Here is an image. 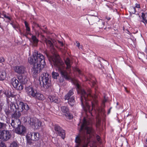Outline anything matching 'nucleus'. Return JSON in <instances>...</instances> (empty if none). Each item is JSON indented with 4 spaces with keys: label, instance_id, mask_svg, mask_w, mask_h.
Instances as JSON below:
<instances>
[{
    "label": "nucleus",
    "instance_id": "obj_1",
    "mask_svg": "<svg viewBox=\"0 0 147 147\" xmlns=\"http://www.w3.org/2000/svg\"><path fill=\"white\" fill-rule=\"evenodd\" d=\"M47 47L50 49L52 53L54 54L53 57H51L49 60L52 61L54 65L56 67L60 73L61 76L67 80L71 79L69 73L71 71V66L72 64L71 61L69 58H67L65 61L67 65L66 68H65V65L63 61L60 59L59 56L56 54H55L56 50L55 49L53 43L55 44V40L51 39H49L45 38L44 40Z\"/></svg>",
    "mask_w": 147,
    "mask_h": 147
},
{
    "label": "nucleus",
    "instance_id": "obj_2",
    "mask_svg": "<svg viewBox=\"0 0 147 147\" xmlns=\"http://www.w3.org/2000/svg\"><path fill=\"white\" fill-rule=\"evenodd\" d=\"M77 89L78 92H80L81 94L80 100L81 105L84 110L86 112L88 111L90 114L92 115V110L94 109H95L97 106L98 102L97 100V90L95 88V94L93 95L91 94V90L88 89L87 92L83 89H81L79 84L78 83H76Z\"/></svg>",
    "mask_w": 147,
    "mask_h": 147
},
{
    "label": "nucleus",
    "instance_id": "obj_3",
    "mask_svg": "<svg viewBox=\"0 0 147 147\" xmlns=\"http://www.w3.org/2000/svg\"><path fill=\"white\" fill-rule=\"evenodd\" d=\"M91 122L87 121L84 117L83 123L80 126V134L76 138V147H87L89 138L92 136L94 130L90 126Z\"/></svg>",
    "mask_w": 147,
    "mask_h": 147
},
{
    "label": "nucleus",
    "instance_id": "obj_4",
    "mask_svg": "<svg viewBox=\"0 0 147 147\" xmlns=\"http://www.w3.org/2000/svg\"><path fill=\"white\" fill-rule=\"evenodd\" d=\"M28 61L30 64L36 63L38 65H41L42 67H44L45 64L44 56L37 51H35L34 53L33 57L28 58Z\"/></svg>",
    "mask_w": 147,
    "mask_h": 147
},
{
    "label": "nucleus",
    "instance_id": "obj_5",
    "mask_svg": "<svg viewBox=\"0 0 147 147\" xmlns=\"http://www.w3.org/2000/svg\"><path fill=\"white\" fill-rule=\"evenodd\" d=\"M51 76L47 73H44L42 74L39 78L41 86L45 89L48 88L51 85Z\"/></svg>",
    "mask_w": 147,
    "mask_h": 147
},
{
    "label": "nucleus",
    "instance_id": "obj_6",
    "mask_svg": "<svg viewBox=\"0 0 147 147\" xmlns=\"http://www.w3.org/2000/svg\"><path fill=\"white\" fill-rule=\"evenodd\" d=\"M29 122L30 125H32L33 127L35 129H38L40 127L42 126V123L36 118H30Z\"/></svg>",
    "mask_w": 147,
    "mask_h": 147
},
{
    "label": "nucleus",
    "instance_id": "obj_7",
    "mask_svg": "<svg viewBox=\"0 0 147 147\" xmlns=\"http://www.w3.org/2000/svg\"><path fill=\"white\" fill-rule=\"evenodd\" d=\"M11 137L10 132L8 130H0V139L6 141L10 139Z\"/></svg>",
    "mask_w": 147,
    "mask_h": 147
},
{
    "label": "nucleus",
    "instance_id": "obj_8",
    "mask_svg": "<svg viewBox=\"0 0 147 147\" xmlns=\"http://www.w3.org/2000/svg\"><path fill=\"white\" fill-rule=\"evenodd\" d=\"M11 81V83L15 88L19 90H21L23 89V85L19 83L18 80L16 78H12Z\"/></svg>",
    "mask_w": 147,
    "mask_h": 147
},
{
    "label": "nucleus",
    "instance_id": "obj_9",
    "mask_svg": "<svg viewBox=\"0 0 147 147\" xmlns=\"http://www.w3.org/2000/svg\"><path fill=\"white\" fill-rule=\"evenodd\" d=\"M31 64L34 65L32 69V73L33 75H36L39 73L41 69L43 67H41V65L38 64L37 63H33Z\"/></svg>",
    "mask_w": 147,
    "mask_h": 147
},
{
    "label": "nucleus",
    "instance_id": "obj_10",
    "mask_svg": "<svg viewBox=\"0 0 147 147\" xmlns=\"http://www.w3.org/2000/svg\"><path fill=\"white\" fill-rule=\"evenodd\" d=\"M54 129L56 133L64 139L65 136V131L62 129L60 126L57 125H55Z\"/></svg>",
    "mask_w": 147,
    "mask_h": 147
},
{
    "label": "nucleus",
    "instance_id": "obj_11",
    "mask_svg": "<svg viewBox=\"0 0 147 147\" xmlns=\"http://www.w3.org/2000/svg\"><path fill=\"white\" fill-rule=\"evenodd\" d=\"M26 91L30 97H34L36 93V90L31 86H29L26 88Z\"/></svg>",
    "mask_w": 147,
    "mask_h": 147
},
{
    "label": "nucleus",
    "instance_id": "obj_12",
    "mask_svg": "<svg viewBox=\"0 0 147 147\" xmlns=\"http://www.w3.org/2000/svg\"><path fill=\"white\" fill-rule=\"evenodd\" d=\"M61 111L63 113L64 115L66 117L71 119L72 117L70 113L68 108L65 106H63L61 107Z\"/></svg>",
    "mask_w": 147,
    "mask_h": 147
},
{
    "label": "nucleus",
    "instance_id": "obj_13",
    "mask_svg": "<svg viewBox=\"0 0 147 147\" xmlns=\"http://www.w3.org/2000/svg\"><path fill=\"white\" fill-rule=\"evenodd\" d=\"M15 71L18 74H23L26 72L25 68L23 66H16L14 67Z\"/></svg>",
    "mask_w": 147,
    "mask_h": 147
},
{
    "label": "nucleus",
    "instance_id": "obj_14",
    "mask_svg": "<svg viewBox=\"0 0 147 147\" xmlns=\"http://www.w3.org/2000/svg\"><path fill=\"white\" fill-rule=\"evenodd\" d=\"M26 129V128L24 126L20 125L16 128L15 131L18 134H24L25 133Z\"/></svg>",
    "mask_w": 147,
    "mask_h": 147
},
{
    "label": "nucleus",
    "instance_id": "obj_15",
    "mask_svg": "<svg viewBox=\"0 0 147 147\" xmlns=\"http://www.w3.org/2000/svg\"><path fill=\"white\" fill-rule=\"evenodd\" d=\"M21 122L20 119H14L12 120L11 125L14 128H16L19 126Z\"/></svg>",
    "mask_w": 147,
    "mask_h": 147
},
{
    "label": "nucleus",
    "instance_id": "obj_16",
    "mask_svg": "<svg viewBox=\"0 0 147 147\" xmlns=\"http://www.w3.org/2000/svg\"><path fill=\"white\" fill-rule=\"evenodd\" d=\"M18 79L20 81V84H22L26 83L28 81V80L25 76H20L18 77Z\"/></svg>",
    "mask_w": 147,
    "mask_h": 147
},
{
    "label": "nucleus",
    "instance_id": "obj_17",
    "mask_svg": "<svg viewBox=\"0 0 147 147\" xmlns=\"http://www.w3.org/2000/svg\"><path fill=\"white\" fill-rule=\"evenodd\" d=\"M32 42L34 47H37L39 40L35 36L32 35L31 37Z\"/></svg>",
    "mask_w": 147,
    "mask_h": 147
},
{
    "label": "nucleus",
    "instance_id": "obj_18",
    "mask_svg": "<svg viewBox=\"0 0 147 147\" xmlns=\"http://www.w3.org/2000/svg\"><path fill=\"white\" fill-rule=\"evenodd\" d=\"M20 112V111H18V112L16 111L12 115V118L14 119H20L19 118L21 115V114Z\"/></svg>",
    "mask_w": 147,
    "mask_h": 147
},
{
    "label": "nucleus",
    "instance_id": "obj_19",
    "mask_svg": "<svg viewBox=\"0 0 147 147\" xmlns=\"http://www.w3.org/2000/svg\"><path fill=\"white\" fill-rule=\"evenodd\" d=\"M35 95V96H34V97L36 98L39 100H42L45 98V97L42 94L37 92H36V93Z\"/></svg>",
    "mask_w": 147,
    "mask_h": 147
},
{
    "label": "nucleus",
    "instance_id": "obj_20",
    "mask_svg": "<svg viewBox=\"0 0 147 147\" xmlns=\"http://www.w3.org/2000/svg\"><path fill=\"white\" fill-rule=\"evenodd\" d=\"M49 98L50 101L51 102L58 103L59 102L58 98L57 97L54 96H49Z\"/></svg>",
    "mask_w": 147,
    "mask_h": 147
},
{
    "label": "nucleus",
    "instance_id": "obj_21",
    "mask_svg": "<svg viewBox=\"0 0 147 147\" xmlns=\"http://www.w3.org/2000/svg\"><path fill=\"white\" fill-rule=\"evenodd\" d=\"M74 94V92L72 90L69 91V92L65 96V99L66 100L69 99L71 97V96Z\"/></svg>",
    "mask_w": 147,
    "mask_h": 147
},
{
    "label": "nucleus",
    "instance_id": "obj_22",
    "mask_svg": "<svg viewBox=\"0 0 147 147\" xmlns=\"http://www.w3.org/2000/svg\"><path fill=\"white\" fill-rule=\"evenodd\" d=\"M39 134L38 133H33L32 140L36 141L39 139Z\"/></svg>",
    "mask_w": 147,
    "mask_h": 147
},
{
    "label": "nucleus",
    "instance_id": "obj_23",
    "mask_svg": "<svg viewBox=\"0 0 147 147\" xmlns=\"http://www.w3.org/2000/svg\"><path fill=\"white\" fill-rule=\"evenodd\" d=\"M67 100H68V103L71 106H73L74 105L75 102L74 97L73 96H71L70 98Z\"/></svg>",
    "mask_w": 147,
    "mask_h": 147
},
{
    "label": "nucleus",
    "instance_id": "obj_24",
    "mask_svg": "<svg viewBox=\"0 0 147 147\" xmlns=\"http://www.w3.org/2000/svg\"><path fill=\"white\" fill-rule=\"evenodd\" d=\"M6 76V73L4 71L0 72V80H3Z\"/></svg>",
    "mask_w": 147,
    "mask_h": 147
},
{
    "label": "nucleus",
    "instance_id": "obj_25",
    "mask_svg": "<svg viewBox=\"0 0 147 147\" xmlns=\"http://www.w3.org/2000/svg\"><path fill=\"white\" fill-rule=\"evenodd\" d=\"M17 107V110L18 111H23V102H20L19 104L18 105L16 104Z\"/></svg>",
    "mask_w": 147,
    "mask_h": 147
},
{
    "label": "nucleus",
    "instance_id": "obj_26",
    "mask_svg": "<svg viewBox=\"0 0 147 147\" xmlns=\"http://www.w3.org/2000/svg\"><path fill=\"white\" fill-rule=\"evenodd\" d=\"M10 108L12 111H16L17 110L16 105L13 103H11L10 105Z\"/></svg>",
    "mask_w": 147,
    "mask_h": 147
},
{
    "label": "nucleus",
    "instance_id": "obj_27",
    "mask_svg": "<svg viewBox=\"0 0 147 147\" xmlns=\"http://www.w3.org/2000/svg\"><path fill=\"white\" fill-rule=\"evenodd\" d=\"M33 133L28 132L26 136L27 141H28L30 140H32Z\"/></svg>",
    "mask_w": 147,
    "mask_h": 147
},
{
    "label": "nucleus",
    "instance_id": "obj_28",
    "mask_svg": "<svg viewBox=\"0 0 147 147\" xmlns=\"http://www.w3.org/2000/svg\"><path fill=\"white\" fill-rule=\"evenodd\" d=\"M9 147H18V144L16 142L13 141L10 144Z\"/></svg>",
    "mask_w": 147,
    "mask_h": 147
},
{
    "label": "nucleus",
    "instance_id": "obj_29",
    "mask_svg": "<svg viewBox=\"0 0 147 147\" xmlns=\"http://www.w3.org/2000/svg\"><path fill=\"white\" fill-rule=\"evenodd\" d=\"M95 79L94 78H92V79L90 78V79H87V80H89L92 84V85L94 86L96 84V82L95 81Z\"/></svg>",
    "mask_w": 147,
    "mask_h": 147
},
{
    "label": "nucleus",
    "instance_id": "obj_30",
    "mask_svg": "<svg viewBox=\"0 0 147 147\" xmlns=\"http://www.w3.org/2000/svg\"><path fill=\"white\" fill-rule=\"evenodd\" d=\"M29 109V107L28 105L26 103H23V110H25L26 111L28 110Z\"/></svg>",
    "mask_w": 147,
    "mask_h": 147
},
{
    "label": "nucleus",
    "instance_id": "obj_31",
    "mask_svg": "<svg viewBox=\"0 0 147 147\" xmlns=\"http://www.w3.org/2000/svg\"><path fill=\"white\" fill-rule=\"evenodd\" d=\"M142 17L143 20V21H144L147 20V14L142 13Z\"/></svg>",
    "mask_w": 147,
    "mask_h": 147
},
{
    "label": "nucleus",
    "instance_id": "obj_32",
    "mask_svg": "<svg viewBox=\"0 0 147 147\" xmlns=\"http://www.w3.org/2000/svg\"><path fill=\"white\" fill-rule=\"evenodd\" d=\"M52 75L53 78L55 79H57V76H59V74L57 73L53 72L52 73Z\"/></svg>",
    "mask_w": 147,
    "mask_h": 147
},
{
    "label": "nucleus",
    "instance_id": "obj_33",
    "mask_svg": "<svg viewBox=\"0 0 147 147\" xmlns=\"http://www.w3.org/2000/svg\"><path fill=\"white\" fill-rule=\"evenodd\" d=\"M96 109L97 110V111L98 113V115H99L100 113L101 112L104 113V110L103 109L100 108H97Z\"/></svg>",
    "mask_w": 147,
    "mask_h": 147
},
{
    "label": "nucleus",
    "instance_id": "obj_34",
    "mask_svg": "<svg viewBox=\"0 0 147 147\" xmlns=\"http://www.w3.org/2000/svg\"><path fill=\"white\" fill-rule=\"evenodd\" d=\"M76 46L78 47L79 49H82V46L80 45V43L79 42L77 41H76Z\"/></svg>",
    "mask_w": 147,
    "mask_h": 147
},
{
    "label": "nucleus",
    "instance_id": "obj_35",
    "mask_svg": "<svg viewBox=\"0 0 147 147\" xmlns=\"http://www.w3.org/2000/svg\"><path fill=\"white\" fill-rule=\"evenodd\" d=\"M3 15L5 18L7 19L9 21L11 20V18L9 16L4 14H3Z\"/></svg>",
    "mask_w": 147,
    "mask_h": 147
},
{
    "label": "nucleus",
    "instance_id": "obj_36",
    "mask_svg": "<svg viewBox=\"0 0 147 147\" xmlns=\"http://www.w3.org/2000/svg\"><path fill=\"white\" fill-rule=\"evenodd\" d=\"M5 59L3 58H0V66H2Z\"/></svg>",
    "mask_w": 147,
    "mask_h": 147
},
{
    "label": "nucleus",
    "instance_id": "obj_37",
    "mask_svg": "<svg viewBox=\"0 0 147 147\" xmlns=\"http://www.w3.org/2000/svg\"><path fill=\"white\" fill-rule=\"evenodd\" d=\"M5 113L7 115V116L9 115L10 113V111L9 110L7 109H5Z\"/></svg>",
    "mask_w": 147,
    "mask_h": 147
},
{
    "label": "nucleus",
    "instance_id": "obj_38",
    "mask_svg": "<svg viewBox=\"0 0 147 147\" xmlns=\"http://www.w3.org/2000/svg\"><path fill=\"white\" fill-rule=\"evenodd\" d=\"M131 11L132 13H135L136 12V10L135 7H133L131 8Z\"/></svg>",
    "mask_w": 147,
    "mask_h": 147
},
{
    "label": "nucleus",
    "instance_id": "obj_39",
    "mask_svg": "<svg viewBox=\"0 0 147 147\" xmlns=\"http://www.w3.org/2000/svg\"><path fill=\"white\" fill-rule=\"evenodd\" d=\"M0 147H6L5 144L1 140H0Z\"/></svg>",
    "mask_w": 147,
    "mask_h": 147
},
{
    "label": "nucleus",
    "instance_id": "obj_40",
    "mask_svg": "<svg viewBox=\"0 0 147 147\" xmlns=\"http://www.w3.org/2000/svg\"><path fill=\"white\" fill-rule=\"evenodd\" d=\"M76 71H78L79 74L80 75L82 76L83 74L82 73V72L78 69H76Z\"/></svg>",
    "mask_w": 147,
    "mask_h": 147
},
{
    "label": "nucleus",
    "instance_id": "obj_41",
    "mask_svg": "<svg viewBox=\"0 0 147 147\" xmlns=\"http://www.w3.org/2000/svg\"><path fill=\"white\" fill-rule=\"evenodd\" d=\"M13 95L11 94L10 92H8V94L7 95V96L8 97H9L11 96L13 97Z\"/></svg>",
    "mask_w": 147,
    "mask_h": 147
},
{
    "label": "nucleus",
    "instance_id": "obj_42",
    "mask_svg": "<svg viewBox=\"0 0 147 147\" xmlns=\"http://www.w3.org/2000/svg\"><path fill=\"white\" fill-rule=\"evenodd\" d=\"M58 42L59 44L62 47L63 45V43L62 42L60 41H58Z\"/></svg>",
    "mask_w": 147,
    "mask_h": 147
},
{
    "label": "nucleus",
    "instance_id": "obj_43",
    "mask_svg": "<svg viewBox=\"0 0 147 147\" xmlns=\"http://www.w3.org/2000/svg\"><path fill=\"white\" fill-rule=\"evenodd\" d=\"M96 139H97V140L99 142L100 141V136H99L98 135H96Z\"/></svg>",
    "mask_w": 147,
    "mask_h": 147
},
{
    "label": "nucleus",
    "instance_id": "obj_44",
    "mask_svg": "<svg viewBox=\"0 0 147 147\" xmlns=\"http://www.w3.org/2000/svg\"><path fill=\"white\" fill-rule=\"evenodd\" d=\"M4 123L0 122V129H1L4 125Z\"/></svg>",
    "mask_w": 147,
    "mask_h": 147
},
{
    "label": "nucleus",
    "instance_id": "obj_45",
    "mask_svg": "<svg viewBox=\"0 0 147 147\" xmlns=\"http://www.w3.org/2000/svg\"><path fill=\"white\" fill-rule=\"evenodd\" d=\"M135 7L136 8H140V5L139 4H136V6H135Z\"/></svg>",
    "mask_w": 147,
    "mask_h": 147
},
{
    "label": "nucleus",
    "instance_id": "obj_46",
    "mask_svg": "<svg viewBox=\"0 0 147 147\" xmlns=\"http://www.w3.org/2000/svg\"><path fill=\"white\" fill-rule=\"evenodd\" d=\"M26 30L28 31H30V29L29 27L28 26L27 27H26Z\"/></svg>",
    "mask_w": 147,
    "mask_h": 147
},
{
    "label": "nucleus",
    "instance_id": "obj_47",
    "mask_svg": "<svg viewBox=\"0 0 147 147\" xmlns=\"http://www.w3.org/2000/svg\"><path fill=\"white\" fill-rule=\"evenodd\" d=\"M25 24L26 27H27L28 26V23L26 21H25Z\"/></svg>",
    "mask_w": 147,
    "mask_h": 147
},
{
    "label": "nucleus",
    "instance_id": "obj_48",
    "mask_svg": "<svg viewBox=\"0 0 147 147\" xmlns=\"http://www.w3.org/2000/svg\"><path fill=\"white\" fill-rule=\"evenodd\" d=\"M106 18L107 19L108 21L110 20L111 19V18L110 17L107 16L106 17Z\"/></svg>",
    "mask_w": 147,
    "mask_h": 147
},
{
    "label": "nucleus",
    "instance_id": "obj_49",
    "mask_svg": "<svg viewBox=\"0 0 147 147\" xmlns=\"http://www.w3.org/2000/svg\"><path fill=\"white\" fill-rule=\"evenodd\" d=\"M143 22L145 24V25H146V23L147 24V20L144 21H143Z\"/></svg>",
    "mask_w": 147,
    "mask_h": 147
},
{
    "label": "nucleus",
    "instance_id": "obj_50",
    "mask_svg": "<svg viewBox=\"0 0 147 147\" xmlns=\"http://www.w3.org/2000/svg\"><path fill=\"white\" fill-rule=\"evenodd\" d=\"M10 24H11V25H12V26H13V27L14 28H15V26L13 25L12 23H11Z\"/></svg>",
    "mask_w": 147,
    "mask_h": 147
},
{
    "label": "nucleus",
    "instance_id": "obj_51",
    "mask_svg": "<svg viewBox=\"0 0 147 147\" xmlns=\"http://www.w3.org/2000/svg\"><path fill=\"white\" fill-rule=\"evenodd\" d=\"M111 108L109 110V112H108V113H110V109H111Z\"/></svg>",
    "mask_w": 147,
    "mask_h": 147
},
{
    "label": "nucleus",
    "instance_id": "obj_52",
    "mask_svg": "<svg viewBox=\"0 0 147 147\" xmlns=\"http://www.w3.org/2000/svg\"><path fill=\"white\" fill-rule=\"evenodd\" d=\"M102 24L103 25H104V22H102Z\"/></svg>",
    "mask_w": 147,
    "mask_h": 147
},
{
    "label": "nucleus",
    "instance_id": "obj_53",
    "mask_svg": "<svg viewBox=\"0 0 147 147\" xmlns=\"http://www.w3.org/2000/svg\"><path fill=\"white\" fill-rule=\"evenodd\" d=\"M107 6L108 7H109V8H110V9H111V8L110 7H109V6H108V5H107Z\"/></svg>",
    "mask_w": 147,
    "mask_h": 147
},
{
    "label": "nucleus",
    "instance_id": "obj_54",
    "mask_svg": "<svg viewBox=\"0 0 147 147\" xmlns=\"http://www.w3.org/2000/svg\"><path fill=\"white\" fill-rule=\"evenodd\" d=\"M37 26H38V27H39V25L38 24H37Z\"/></svg>",
    "mask_w": 147,
    "mask_h": 147
},
{
    "label": "nucleus",
    "instance_id": "obj_55",
    "mask_svg": "<svg viewBox=\"0 0 147 147\" xmlns=\"http://www.w3.org/2000/svg\"><path fill=\"white\" fill-rule=\"evenodd\" d=\"M106 101V100H105V101H104V104H105V102Z\"/></svg>",
    "mask_w": 147,
    "mask_h": 147
},
{
    "label": "nucleus",
    "instance_id": "obj_56",
    "mask_svg": "<svg viewBox=\"0 0 147 147\" xmlns=\"http://www.w3.org/2000/svg\"><path fill=\"white\" fill-rule=\"evenodd\" d=\"M1 23L0 22V27L1 28Z\"/></svg>",
    "mask_w": 147,
    "mask_h": 147
},
{
    "label": "nucleus",
    "instance_id": "obj_57",
    "mask_svg": "<svg viewBox=\"0 0 147 147\" xmlns=\"http://www.w3.org/2000/svg\"><path fill=\"white\" fill-rule=\"evenodd\" d=\"M117 105H118V102H117Z\"/></svg>",
    "mask_w": 147,
    "mask_h": 147
},
{
    "label": "nucleus",
    "instance_id": "obj_58",
    "mask_svg": "<svg viewBox=\"0 0 147 147\" xmlns=\"http://www.w3.org/2000/svg\"><path fill=\"white\" fill-rule=\"evenodd\" d=\"M1 91H0V94H1Z\"/></svg>",
    "mask_w": 147,
    "mask_h": 147
},
{
    "label": "nucleus",
    "instance_id": "obj_59",
    "mask_svg": "<svg viewBox=\"0 0 147 147\" xmlns=\"http://www.w3.org/2000/svg\"><path fill=\"white\" fill-rule=\"evenodd\" d=\"M39 35V33H38V36Z\"/></svg>",
    "mask_w": 147,
    "mask_h": 147
},
{
    "label": "nucleus",
    "instance_id": "obj_60",
    "mask_svg": "<svg viewBox=\"0 0 147 147\" xmlns=\"http://www.w3.org/2000/svg\"><path fill=\"white\" fill-rule=\"evenodd\" d=\"M146 141L147 142V138L146 140Z\"/></svg>",
    "mask_w": 147,
    "mask_h": 147
},
{
    "label": "nucleus",
    "instance_id": "obj_61",
    "mask_svg": "<svg viewBox=\"0 0 147 147\" xmlns=\"http://www.w3.org/2000/svg\"><path fill=\"white\" fill-rule=\"evenodd\" d=\"M27 121V120H26L25 121Z\"/></svg>",
    "mask_w": 147,
    "mask_h": 147
},
{
    "label": "nucleus",
    "instance_id": "obj_62",
    "mask_svg": "<svg viewBox=\"0 0 147 147\" xmlns=\"http://www.w3.org/2000/svg\"><path fill=\"white\" fill-rule=\"evenodd\" d=\"M78 1H80V0H78Z\"/></svg>",
    "mask_w": 147,
    "mask_h": 147
},
{
    "label": "nucleus",
    "instance_id": "obj_63",
    "mask_svg": "<svg viewBox=\"0 0 147 147\" xmlns=\"http://www.w3.org/2000/svg\"><path fill=\"white\" fill-rule=\"evenodd\" d=\"M105 1H106L107 0H105Z\"/></svg>",
    "mask_w": 147,
    "mask_h": 147
},
{
    "label": "nucleus",
    "instance_id": "obj_64",
    "mask_svg": "<svg viewBox=\"0 0 147 147\" xmlns=\"http://www.w3.org/2000/svg\"><path fill=\"white\" fill-rule=\"evenodd\" d=\"M146 147H147V146H146Z\"/></svg>",
    "mask_w": 147,
    "mask_h": 147
}]
</instances>
